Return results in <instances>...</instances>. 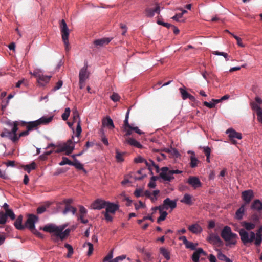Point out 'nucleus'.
Masks as SVG:
<instances>
[{"instance_id": "obj_48", "label": "nucleus", "mask_w": 262, "mask_h": 262, "mask_svg": "<svg viewBox=\"0 0 262 262\" xmlns=\"http://www.w3.org/2000/svg\"><path fill=\"white\" fill-rule=\"evenodd\" d=\"M126 258V255H122L119 256H117L114 259H112L111 260H110L108 262H120V261H122Z\"/></svg>"}, {"instance_id": "obj_54", "label": "nucleus", "mask_w": 262, "mask_h": 262, "mask_svg": "<svg viewBox=\"0 0 262 262\" xmlns=\"http://www.w3.org/2000/svg\"><path fill=\"white\" fill-rule=\"evenodd\" d=\"M146 161H147L140 156H138L134 159V162L137 163L144 162L146 164Z\"/></svg>"}, {"instance_id": "obj_7", "label": "nucleus", "mask_w": 262, "mask_h": 262, "mask_svg": "<svg viewBox=\"0 0 262 262\" xmlns=\"http://www.w3.org/2000/svg\"><path fill=\"white\" fill-rule=\"evenodd\" d=\"M70 232V229H67L65 230L61 229L51 235V239L54 242L58 243L59 241H62L66 239L69 236Z\"/></svg>"}, {"instance_id": "obj_33", "label": "nucleus", "mask_w": 262, "mask_h": 262, "mask_svg": "<svg viewBox=\"0 0 262 262\" xmlns=\"http://www.w3.org/2000/svg\"><path fill=\"white\" fill-rule=\"evenodd\" d=\"M133 131H134L139 135H142L144 134V133L140 130L138 127L131 126L130 128L127 130V133H126L125 136L126 137L132 135Z\"/></svg>"}, {"instance_id": "obj_22", "label": "nucleus", "mask_w": 262, "mask_h": 262, "mask_svg": "<svg viewBox=\"0 0 262 262\" xmlns=\"http://www.w3.org/2000/svg\"><path fill=\"white\" fill-rule=\"evenodd\" d=\"M200 254H203L204 256L207 255L202 248H199L193 253L192 256V259L193 262H199Z\"/></svg>"}, {"instance_id": "obj_23", "label": "nucleus", "mask_w": 262, "mask_h": 262, "mask_svg": "<svg viewBox=\"0 0 262 262\" xmlns=\"http://www.w3.org/2000/svg\"><path fill=\"white\" fill-rule=\"evenodd\" d=\"M112 38H102L96 39L94 41V44L96 47H102L104 45H107L111 41Z\"/></svg>"}, {"instance_id": "obj_20", "label": "nucleus", "mask_w": 262, "mask_h": 262, "mask_svg": "<svg viewBox=\"0 0 262 262\" xmlns=\"http://www.w3.org/2000/svg\"><path fill=\"white\" fill-rule=\"evenodd\" d=\"M207 241L211 244L213 245H220L222 241L217 235L210 234L207 237Z\"/></svg>"}, {"instance_id": "obj_61", "label": "nucleus", "mask_w": 262, "mask_h": 262, "mask_svg": "<svg viewBox=\"0 0 262 262\" xmlns=\"http://www.w3.org/2000/svg\"><path fill=\"white\" fill-rule=\"evenodd\" d=\"M102 214H104L105 219L108 222H112L113 220V217L109 214L108 213L106 212L105 211H103L102 212Z\"/></svg>"}, {"instance_id": "obj_6", "label": "nucleus", "mask_w": 262, "mask_h": 262, "mask_svg": "<svg viewBox=\"0 0 262 262\" xmlns=\"http://www.w3.org/2000/svg\"><path fill=\"white\" fill-rule=\"evenodd\" d=\"M182 171L179 170H170L167 167L161 168V172L160 173V177L164 181H171L174 179L173 174H180Z\"/></svg>"}, {"instance_id": "obj_25", "label": "nucleus", "mask_w": 262, "mask_h": 262, "mask_svg": "<svg viewBox=\"0 0 262 262\" xmlns=\"http://www.w3.org/2000/svg\"><path fill=\"white\" fill-rule=\"evenodd\" d=\"M146 166L148 167V169L150 171H151V167L155 168L157 173H159L160 171H161V169L159 168V166L156 165L155 162L150 159L148 161H146Z\"/></svg>"}, {"instance_id": "obj_28", "label": "nucleus", "mask_w": 262, "mask_h": 262, "mask_svg": "<svg viewBox=\"0 0 262 262\" xmlns=\"http://www.w3.org/2000/svg\"><path fill=\"white\" fill-rule=\"evenodd\" d=\"M50 78L51 76H45L41 74L37 79V81L40 85L44 86L45 84L49 82Z\"/></svg>"}, {"instance_id": "obj_40", "label": "nucleus", "mask_w": 262, "mask_h": 262, "mask_svg": "<svg viewBox=\"0 0 262 262\" xmlns=\"http://www.w3.org/2000/svg\"><path fill=\"white\" fill-rule=\"evenodd\" d=\"M179 91L181 94L182 98L183 100H186V99H187L189 95H190L184 89L182 88H179Z\"/></svg>"}, {"instance_id": "obj_29", "label": "nucleus", "mask_w": 262, "mask_h": 262, "mask_svg": "<svg viewBox=\"0 0 262 262\" xmlns=\"http://www.w3.org/2000/svg\"><path fill=\"white\" fill-rule=\"evenodd\" d=\"M242 226L248 231H251L255 228L256 225L252 222L243 221L241 223Z\"/></svg>"}, {"instance_id": "obj_59", "label": "nucleus", "mask_w": 262, "mask_h": 262, "mask_svg": "<svg viewBox=\"0 0 262 262\" xmlns=\"http://www.w3.org/2000/svg\"><path fill=\"white\" fill-rule=\"evenodd\" d=\"M111 99L114 102H117L119 100L120 96L116 93H113L111 96Z\"/></svg>"}, {"instance_id": "obj_11", "label": "nucleus", "mask_w": 262, "mask_h": 262, "mask_svg": "<svg viewBox=\"0 0 262 262\" xmlns=\"http://www.w3.org/2000/svg\"><path fill=\"white\" fill-rule=\"evenodd\" d=\"M66 227V225L57 226L53 224H48L44 226L42 229L46 232L54 233L61 229H64Z\"/></svg>"}, {"instance_id": "obj_63", "label": "nucleus", "mask_w": 262, "mask_h": 262, "mask_svg": "<svg viewBox=\"0 0 262 262\" xmlns=\"http://www.w3.org/2000/svg\"><path fill=\"white\" fill-rule=\"evenodd\" d=\"M227 256L222 253L221 251H219L217 254V258L219 260L224 261Z\"/></svg>"}, {"instance_id": "obj_47", "label": "nucleus", "mask_w": 262, "mask_h": 262, "mask_svg": "<svg viewBox=\"0 0 262 262\" xmlns=\"http://www.w3.org/2000/svg\"><path fill=\"white\" fill-rule=\"evenodd\" d=\"M80 120L79 115L77 110H75L73 112V122L75 123Z\"/></svg>"}, {"instance_id": "obj_34", "label": "nucleus", "mask_w": 262, "mask_h": 262, "mask_svg": "<svg viewBox=\"0 0 262 262\" xmlns=\"http://www.w3.org/2000/svg\"><path fill=\"white\" fill-rule=\"evenodd\" d=\"M160 252L166 259V260H168L170 259V252L165 248L161 247L160 248Z\"/></svg>"}, {"instance_id": "obj_15", "label": "nucleus", "mask_w": 262, "mask_h": 262, "mask_svg": "<svg viewBox=\"0 0 262 262\" xmlns=\"http://www.w3.org/2000/svg\"><path fill=\"white\" fill-rule=\"evenodd\" d=\"M107 201L101 199L96 200L91 205V207L94 209L100 210L105 208Z\"/></svg>"}, {"instance_id": "obj_51", "label": "nucleus", "mask_w": 262, "mask_h": 262, "mask_svg": "<svg viewBox=\"0 0 262 262\" xmlns=\"http://www.w3.org/2000/svg\"><path fill=\"white\" fill-rule=\"evenodd\" d=\"M6 214L3 212H0V224H4L6 222Z\"/></svg>"}, {"instance_id": "obj_35", "label": "nucleus", "mask_w": 262, "mask_h": 262, "mask_svg": "<svg viewBox=\"0 0 262 262\" xmlns=\"http://www.w3.org/2000/svg\"><path fill=\"white\" fill-rule=\"evenodd\" d=\"M181 202L187 205H192L193 202L191 200V196L189 194H185Z\"/></svg>"}, {"instance_id": "obj_44", "label": "nucleus", "mask_w": 262, "mask_h": 262, "mask_svg": "<svg viewBox=\"0 0 262 262\" xmlns=\"http://www.w3.org/2000/svg\"><path fill=\"white\" fill-rule=\"evenodd\" d=\"M116 158L118 162H121L124 161V159L123 158V156L124 155V153L120 152L118 150H116Z\"/></svg>"}, {"instance_id": "obj_18", "label": "nucleus", "mask_w": 262, "mask_h": 262, "mask_svg": "<svg viewBox=\"0 0 262 262\" xmlns=\"http://www.w3.org/2000/svg\"><path fill=\"white\" fill-rule=\"evenodd\" d=\"M119 206L118 205L107 202L105 206V212L108 213L114 214L115 212L119 209Z\"/></svg>"}, {"instance_id": "obj_39", "label": "nucleus", "mask_w": 262, "mask_h": 262, "mask_svg": "<svg viewBox=\"0 0 262 262\" xmlns=\"http://www.w3.org/2000/svg\"><path fill=\"white\" fill-rule=\"evenodd\" d=\"M71 165L75 166V167L78 170H83V171H85L83 168V165L77 159H75V160L72 162Z\"/></svg>"}, {"instance_id": "obj_21", "label": "nucleus", "mask_w": 262, "mask_h": 262, "mask_svg": "<svg viewBox=\"0 0 262 262\" xmlns=\"http://www.w3.org/2000/svg\"><path fill=\"white\" fill-rule=\"evenodd\" d=\"M125 143H127L129 145L137 147L138 148H142V145L136 140L134 138L130 137H125V139L124 141Z\"/></svg>"}, {"instance_id": "obj_26", "label": "nucleus", "mask_w": 262, "mask_h": 262, "mask_svg": "<svg viewBox=\"0 0 262 262\" xmlns=\"http://www.w3.org/2000/svg\"><path fill=\"white\" fill-rule=\"evenodd\" d=\"M246 205L242 204L239 208L236 211L235 218L238 220L243 219V215L245 212Z\"/></svg>"}, {"instance_id": "obj_2", "label": "nucleus", "mask_w": 262, "mask_h": 262, "mask_svg": "<svg viewBox=\"0 0 262 262\" xmlns=\"http://www.w3.org/2000/svg\"><path fill=\"white\" fill-rule=\"evenodd\" d=\"M20 125L19 121H14V125L12 126L11 130H9L7 128H4L0 134V136L2 138L7 137L10 139L13 143H16L18 141L17 132L18 130V125Z\"/></svg>"}, {"instance_id": "obj_38", "label": "nucleus", "mask_w": 262, "mask_h": 262, "mask_svg": "<svg viewBox=\"0 0 262 262\" xmlns=\"http://www.w3.org/2000/svg\"><path fill=\"white\" fill-rule=\"evenodd\" d=\"M159 213L160 215L157 219V223L159 224L160 223L161 221L165 220L168 214L167 212L165 211H164V210H161Z\"/></svg>"}, {"instance_id": "obj_30", "label": "nucleus", "mask_w": 262, "mask_h": 262, "mask_svg": "<svg viewBox=\"0 0 262 262\" xmlns=\"http://www.w3.org/2000/svg\"><path fill=\"white\" fill-rule=\"evenodd\" d=\"M23 216L20 215L18 216L15 222H14V226L18 230H23L25 229V226L22 225Z\"/></svg>"}, {"instance_id": "obj_43", "label": "nucleus", "mask_w": 262, "mask_h": 262, "mask_svg": "<svg viewBox=\"0 0 262 262\" xmlns=\"http://www.w3.org/2000/svg\"><path fill=\"white\" fill-rule=\"evenodd\" d=\"M4 213L6 214V219L8 217H10L12 220H14L15 219V215L11 209L6 210Z\"/></svg>"}, {"instance_id": "obj_8", "label": "nucleus", "mask_w": 262, "mask_h": 262, "mask_svg": "<svg viewBox=\"0 0 262 262\" xmlns=\"http://www.w3.org/2000/svg\"><path fill=\"white\" fill-rule=\"evenodd\" d=\"M74 138L73 136L72 139L68 140L66 142L61 144L63 152H65V155H70L74 150L75 145L77 141L73 142L72 139Z\"/></svg>"}, {"instance_id": "obj_55", "label": "nucleus", "mask_w": 262, "mask_h": 262, "mask_svg": "<svg viewBox=\"0 0 262 262\" xmlns=\"http://www.w3.org/2000/svg\"><path fill=\"white\" fill-rule=\"evenodd\" d=\"M203 152L206 157H210L211 153V149L208 146L203 147Z\"/></svg>"}, {"instance_id": "obj_42", "label": "nucleus", "mask_w": 262, "mask_h": 262, "mask_svg": "<svg viewBox=\"0 0 262 262\" xmlns=\"http://www.w3.org/2000/svg\"><path fill=\"white\" fill-rule=\"evenodd\" d=\"M70 112H71V110H70V108L67 107L65 109L64 112L62 114V115L61 116L62 119L64 121H66L68 120V119L70 116Z\"/></svg>"}, {"instance_id": "obj_9", "label": "nucleus", "mask_w": 262, "mask_h": 262, "mask_svg": "<svg viewBox=\"0 0 262 262\" xmlns=\"http://www.w3.org/2000/svg\"><path fill=\"white\" fill-rule=\"evenodd\" d=\"M254 195L253 190L251 189L245 190L242 192L241 197L244 201L243 205H248L254 198Z\"/></svg>"}, {"instance_id": "obj_13", "label": "nucleus", "mask_w": 262, "mask_h": 262, "mask_svg": "<svg viewBox=\"0 0 262 262\" xmlns=\"http://www.w3.org/2000/svg\"><path fill=\"white\" fill-rule=\"evenodd\" d=\"M89 77V72L88 71V63L85 62L84 66L82 68L79 72V78L81 82L85 81Z\"/></svg>"}, {"instance_id": "obj_1", "label": "nucleus", "mask_w": 262, "mask_h": 262, "mask_svg": "<svg viewBox=\"0 0 262 262\" xmlns=\"http://www.w3.org/2000/svg\"><path fill=\"white\" fill-rule=\"evenodd\" d=\"M241 239L244 245L252 243L254 242L256 246H259L262 242V226H260L256 232L253 231L247 232L244 229L239 231Z\"/></svg>"}, {"instance_id": "obj_36", "label": "nucleus", "mask_w": 262, "mask_h": 262, "mask_svg": "<svg viewBox=\"0 0 262 262\" xmlns=\"http://www.w3.org/2000/svg\"><path fill=\"white\" fill-rule=\"evenodd\" d=\"M129 113V110H128V111L126 113V114L125 120L124 121V129H125L126 133H127V130H128V129H129L130 127L132 126V125H130L128 122Z\"/></svg>"}, {"instance_id": "obj_12", "label": "nucleus", "mask_w": 262, "mask_h": 262, "mask_svg": "<svg viewBox=\"0 0 262 262\" xmlns=\"http://www.w3.org/2000/svg\"><path fill=\"white\" fill-rule=\"evenodd\" d=\"M162 205L164 210H168L170 208L172 210L177 207V201L171 200L169 198H167L163 201Z\"/></svg>"}, {"instance_id": "obj_56", "label": "nucleus", "mask_w": 262, "mask_h": 262, "mask_svg": "<svg viewBox=\"0 0 262 262\" xmlns=\"http://www.w3.org/2000/svg\"><path fill=\"white\" fill-rule=\"evenodd\" d=\"M86 244L89 247V250L88 251L87 254L88 256H90L92 254L93 250H94L93 245L90 242L87 243Z\"/></svg>"}, {"instance_id": "obj_41", "label": "nucleus", "mask_w": 262, "mask_h": 262, "mask_svg": "<svg viewBox=\"0 0 262 262\" xmlns=\"http://www.w3.org/2000/svg\"><path fill=\"white\" fill-rule=\"evenodd\" d=\"M64 247L68 250V253L67 257L70 258L73 254V249L71 245L69 244H66Z\"/></svg>"}, {"instance_id": "obj_57", "label": "nucleus", "mask_w": 262, "mask_h": 262, "mask_svg": "<svg viewBox=\"0 0 262 262\" xmlns=\"http://www.w3.org/2000/svg\"><path fill=\"white\" fill-rule=\"evenodd\" d=\"M143 192L142 189H136V190L135 191V192L134 193L135 196L137 198H139L141 196H143Z\"/></svg>"}, {"instance_id": "obj_32", "label": "nucleus", "mask_w": 262, "mask_h": 262, "mask_svg": "<svg viewBox=\"0 0 262 262\" xmlns=\"http://www.w3.org/2000/svg\"><path fill=\"white\" fill-rule=\"evenodd\" d=\"M102 124L103 125L108 127L110 129H113L115 127L113 121L110 117H107L105 120H103Z\"/></svg>"}, {"instance_id": "obj_5", "label": "nucleus", "mask_w": 262, "mask_h": 262, "mask_svg": "<svg viewBox=\"0 0 262 262\" xmlns=\"http://www.w3.org/2000/svg\"><path fill=\"white\" fill-rule=\"evenodd\" d=\"M53 119V116L49 117H42L39 119L34 121H30L28 122V125H27V129L29 131L37 129L38 127L41 124H47L50 122Z\"/></svg>"}, {"instance_id": "obj_31", "label": "nucleus", "mask_w": 262, "mask_h": 262, "mask_svg": "<svg viewBox=\"0 0 262 262\" xmlns=\"http://www.w3.org/2000/svg\"><path fill=\"white\" fill-rule=\"evenodd\" d=\"M199 162V161L195 157L194 152H191V156H190V166L191 168H195L198 166Z\"/></svg>"}, {"instance_id": "obj_50", "label": "nucleus", "mask_w": 262, "mask_h": 262, "mask_svg": "<svg viewBox=\"0 0 262 262\" xmlns=\"http://www.w3.org/2000/svg\"><path fill=\"white\" fill-rule=\"evenodd\" d=\"M113 257V250H111L108 254L104 258L103 261V262L107 261L108 262L110 260H112V258Z\"/></svg>"}, {"instance_id": "obj_64", "label": "nucleus", "mask_w": 262, "mask_h": 262, "mask_svg": "<svg viewBox=\"0 0 262 262\" xmlns=\"http://www.w3.org/2000/svg\"><path fill=\"white\" fill-rule=\"evenodd\" d=\"M256 115L257 116V120L260 123H262V110L259 111L256 113Z\"/></svg>"}, {"instance_id": "obj_4", "label": "nucleus", "mask_w": 262, "mask_h": 262, "mask_svg": "<svg viewBox=\"0 0 262 262\" xmlns=\"http://www.w3.org/2000/svg\"><path fill=\"white\" fill-rule=\"evenodd\" d=\"M59 27L61 31L62 39L65 47L66 52H69L70 49L69 36L70 34V30L69 29L64 19L60 21Z\"/></svg>"}, {"instance_id": "obj_3", "label": "nucleus", "mask_w": 262, "mask_h": 262, "mask_svg": "<svg viewBox=\"0 0 262 262\" xmlns=\"http://www.w3.org/2000/svg\"><path fill=\"white\" fill-rule=\"evenodd\" d=\"M221 236L227 243V245H235L236 243L237 235L232 233L231 228L228 226L224 227L221 232Z\"/></svg>"}, {"instance_id": "obj_17", "label": "nucleus", "mask_w": 262, "mask_h": 262, "mask_svg": "<svg viewBox=\"0 0 262 262\" xmlns=\"http://www.w3.org/2000/svg\"><path fill=\"white\" fill-rule=\"evenodd\" d=\"M187 183L194 189L200 187L202 185L199 179L194 176L189 177L188 179Z\"/></svg>"}, {"instance_id": "obj_58", "label": "nucleus", "mask_w": 262, "mask_h": 262, "mask_svg": "<svg viewBox=\"0 0 262 262\" xmlns=\"http://www.w3.org/2000/svg\"><path fill=\"white\" fill-rule=\"evenodd\" d=\"M73 206H72L70 204H68L67 205H65V208L62 211V213L63 214H67L68 212H71V209L72 208Z\"/></svg>"}, {"instance_id": "obj_45", "label": "nucleus", "mask_w": 262, "mask_h": 262, "mask_svg": "<svg viewBox=\"0 0 262 262\" xmlns=\"http://www.w3.org/2000/svg\"><path fill=\"white\" fill-rule=\"evenodd\" d=\"M62 160L59 163L60 166H63L66 164L71 165L72 162L70 161L68 158L63 157L62 158Z\"/></svg>"}, {"instance_id": "obj_10", "label": "nucleus", "mask_w": 262, "mask_h": 262, "mask_svg": "<svg viewBox=\"0 0 262 262\" xmlns=\"http://www.w3.org/2000/svg\"><path fill=\"white\" fill-rule=\"evenodd\" d=\"M38 221V217L33 214H29L28 215V218L25 222V227H28L30 231L35 228V223Z\"/></svg>"}, {"instance_id": "obj_53", "label": "nucleus", "mask_w": 262, "mask_h": 262, "mask_svg": "<svg viewBox=\"0 0 262 262\" xmlns=\"http://www.w3.org/2000/svg\"><path fill=\"white\" fill-rule=\"evenodd\" d=\"M198 244H194V243L188 242V243L185 245L187 248H190L191 250H195Z\"/></svg>"}, {"instance_id": "obj_62", "label": "nucleus", "mask_w": 262, "mask_h": 262, "mask_svg": "<svg viewBox=\"0 0 262 262\" xmlns=\"http://www.w3.org/2000/svg\"><path fill=\"white\" fill-rule=\"evenodd\" d=\"M29 130H28V129H27L26 130H24L20 133H19L17 136V137L18 138V140L19 139V138L21 137L26 136H28L29 134Z\"/></svg>"}, {"instance_id": "obj_14", "label": "nucleus", "mask_w": 262, "mask_h": 262, "mask_svg": "<svg viewBox=\"0 0 262 262\" xmlns=\"http://www.w3.org/2000/svg\"><path fill=\"white\" fill-rule=\"evenodd\" d=\"M145 15L148 17H152L155 13L160 14V7L159 4H156V7L155 8H147L145 10Z\"/></svg>"}, {"instance_id": "obj_37", "label": "nucleus", "mask_w": 262, "mask_h": 262, "mask_svg": "<svg viewBox=\"0 0 262 262\" xmlns=\"http://www.w3.org/2000/svg\"><path fill=\"white\" fill-rule=\"evenodd\" d=\"M23 167L24 170L29 173L31 170H34L36 168V164L35 162H32L31 164L23 166Z\"/></svg>"}, {"instance_id": "obj_19", "label": "nucleus", "mask_w": 262, "mask_h": 262, "mask_svg": "<svg viewBox=\"0 0 262 262\" xmlns=\"http://www.w3.org/2000/svg\"><path fill=\"white\" fill-rule=\"evenodd\" d=\"M226 133L228 134V136L230 139H241L242 138V134L236 132L232 128H229L227 130Z\"/></svg>"}, {"instance_id": "obj_24", "label": "nucleus", "mask_w": 262, "mask_h": 262, "mask_svg": "<svg viewBox=\"0 0 262 262\" xmlns=\"http://www.w3.org/2000/svg\"><path fill=\"white\" fill-rule=\"evenodd\" d=\"M188 230L194 234H198L202 232L201 227L198 224H194L189 226Z\"/></svg>"}, {"instance_id": "obj_27", "label": "nucleus", "mask_w": 262, "mask_h": 262, "mask_svg": "<svg viewBox=\"0 0 262 262\" xmlns=\"http://www.w3.org/2000/svg\"><path fill=\"white\" fill-rule=\"evenodd\" d=\"M262 215V213L257 212L253 213L250 216V221L255 225L259 224L260 222V218Z\"/></svg>"}, {"instance_id": "obj_60", "label": "nucleus", "mask_w": 262, "mask_h": 262, "mask_svg": "<svg viewBox=\"0 0 262 262\" xmlns=\"http://www.w3.org/2000/svg\"><path fill=\"white\" fill-rule=\"evenodd\" d=\"M31 231L39 238H43L44 237L43 235L39 231H38L35 228L31 230Z\"/></svg>"}, {"instance_id": "obj_16", "label": "nucleus", "mask_w": 262, "mask_h": 262, "mask_svg": "<svg viewBox=\"0 0 262 262\" xmlns=\"http://www.w3.org/2000/svg\"><path fill=\"white\" fill-rule=\"evenodd\" d=\"M250 208L253 211H256L257 213H262V202L258 199L255 200L252 203Z\"/></svg>"}, {"instance_id": "obj_52", "label": "nucleus", "mask_w": 262, "mask_h": 262, "mask_svg": "<svg viewBox=\"0 0 262 262\" xmlns=\"http://www.w3.org/2000/svg\"><path fill=\"white\" fill-rule=\"evenodd\" d=\"M81 132H82V129H81V127L80 125V120H79L78 121L77 125V127H76V136L78 137H79L81 134Z\"/></svg>"}, {"instance_id": "obj_49", "label": "nucleus", "mask_w": 262, "mask_h": 262, "mask_svg": "<svg viewBox=\"0 0 262 262\" xmlns=\"http://www.w3.org/2000/svg\"><path fill=\"white\" fill-rule=\"evenodd\" d=\"M251 108L253 111H256V113L258 112L259 111L262 110L260 107L255 102L251 103Z\"/></svg>"}, {"instance_id": "obj_46", "label": "nucleus", "mask_w": 262, "mask_h": 262, "mask_svg": "<svg viewBox=\"0 0 262 262\" xmlns=\"http://www.w3.org/2000/svg\"><path fill=\"white\" fill-rule=\"evenodd\" d=\"M213 54L216 55L223 56L224 57L226 61L229 60L228 55L225 52H221L218 51L213 52Z\"/></svg>"}]
</instances>
